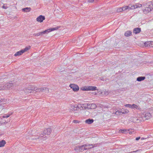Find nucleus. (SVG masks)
<instances>
[{
  "label": "nucleus",
  "mask_w": 153,
  "mask_h": 153,
  "mask_svg": "<svg viewBox=\"0 0 153 153\" xmlns=\"http://www.w3.org/2000/svg\"><path fill=\"white\" fill-rule=\"evenodd\" d=\"M30 49V46H29L28 47H26L25 48H24V49H22V51H23L24 53L27 51H28L29 49Z\"/></svg>",
  "instance_id": "nucleus-29"
},
{
  "label": "nucleus",
  "mask_w": 153,
  "mask_h": 153,
  "mask_svg": "<svg viewBox=\"0 0 153 153\" xmlns=\"http://www.w3.org/2000/svg\"><path fill=\"white\" fill-rule=\"evenodd\" d=\"M132 32L130 31H126L125 34V35L126 36H129L131 35Z\"/></svg>",
  "instance_id": "nucleus-16"
},
{
  "label": "nucleus",
  "mask_w": 153,
  "mask_h": 153,
  "mask_svg": "<svg viewBox=\"0 0 153 153\" xmlns=\"http://www.w3.org/2000/svg\"><path fill=\"white\" fill-rule=\"evenodd\" d=\"M121 114H122V111H116L115 113V114L117 115H119Z\"/></svg>",
  "instance_id": "nucleus-30"
},
{
  "label": "nucleus",
  "mask_w": 153,
  "mask_h": 153,
  "mask_svg": "<svg viewBox=\"0 0 153 153\" xmlns=\"http://www.w3.org/2000/svg\"><path fill=\"white\" fill-rule=\"evenodd\" d=\"M128 6H129L130 7L129 8H128L129 10L131 9H134L136 8L135 7V5H129Z\"/></svg>",
  "instance_id": "nucleus-21"
},
{
  "label": "nucleus",
  "mask_w": 153,
  "mask_h": 153,
  "mask_svg": "<svg viewBox=\"0 0 153 153\" xmlns=\"http://www.w3.org/2000/svg\"><path fill=\"white\" fill-rule=\"evenodd\" d=\"M122 114H124L126 113H127L129 112V111L127 109H125V110H122Z\"/></svg>",
  "instance_id": "nucleus-28"
},
{
  "label": "nucleus",
  "mask_w": 153,
  "mask_h": 153,
  "mask_svg": "<svg viewBox=\"0 0 153 153\" xmlns=\"http://www.w3.org/2000/svg\"><path fill=\"white\" fill-rule=\"evenodd\" d=\"M22 11L24 12H28L30 11L31 8L30 7H26L23 8L22 10Z\"/></svg>",
  "instance_id": "nucleus-15"
},
{
  "label": "nucleus",
  "mask_w": 153,
  "mask_h": 153,
  "mask_svg": "<svg viewBox=\"0 0 153 153\" xmlns=\"http://www.w3.org/2000/svg\"><path fill=\"white\" fill-rule=\"evenodd\" d=\"M10 116V114H4V115L3 116H2V117L3 118H7V117H9Z\"/></svg>",
  "instance_id": "nucleus-37"
},
{
  "label": "nucleus",
  "mask_w": 153,
  "mask_h": 153,
  "mask_svg": "<svg viewBox=\"0 0 153 153\" xmlns=\"http://www.w3.org/2000/svg\"><path fill=\"white\" fill-rule=\"evenodd\" d=\"M44 91V88H38V90L36 91V92H42Z\"/></svg>",
  "instance_id": "nucleus-23"
},
{
  "label": "nucleus",
  "mask_w": 153,
  "mask_h": 153,
  "mask_svg": "<svg viewBox=\"0 0 153 153\" xmlns=\"http://www.w3.org/2000/svg\"><path fill=\"white\" fill-rule=\"evenodd\" d=\"M140 137H138L136 138L135 139V140H138L140 139Z\"/></svg>",
  "instance_id": "nucleus-46"
},
{
  "label": "nucleus",
  "mask_w": 153,
  "mask_h": 153,
  "mask_svg": "<svg viewBox=\"0 0 153 153\" xmlns=\"http://www.w3.org/2000/svg\"><path fill=\"white\" fill-rule=\"evenodd\" d=\"M90 108L91 109H94L97 107L96 105L94 103L92 104L91 105H90Z\"/></svg>",
  "instance_id": "nucleus-22"
},
{
  "label": "nucleus",
  "mask_w": 153,
  "mask_h": 153,
  "mask_svg": "<svg viewBox=\"0 0 153 153\" xmlns=\"http://www.w3.org/2000/svg\"><path fill=\"white\" fill-rule=\"evenodd\" d=\"M152 6H151L150 5H149V7H146L145 10L144 11V13L146 14L149 12L151 11L152 9Z\"/></svg>",
  "instance_id": "nucleus-8"
},
{
  "label": "nucleus",
  "mask_w": 153,
  "mask_h": 153,
  "mask_svg": "<svg viewBox=\"0 0 153 153\" xmlns=\"http://www.w3.org/2000/svg\"><path fill=\"white\" fill-rule=\"evenodd\" d=\"M145 78V76L138 77L137 78V80L139 82L141 81L144 80Z\"/></svg>",
  "instance_id": "nucleus-13"
},
{
  "label": "nucleus",
  "mask_w": 153,
  "mask_h": 153,
  "mask_svg": "<svg viewBox=\"0 0 153 153\" xmlns=\"http://www.w3.org/2000/svg\"><path fill=\"white\" fill-rule=\"evenodd\" d=\"M57 28H58L57 27L51 28L48 29L47 30H45L43 31L40 32L39 33V36H42L43 34H45L46 33H48L49 32L51 31H53L55 30H56L57 29Z\"/></svg>",
  "instance_id": "nucleus-1"
},
{
  "label": "nucleus",
  "mask_w": 153,
  "mask_h": 153,
  "mask_svg": "<svg viewBox=\"0 0 153 153\" xmlns=\"http://www.w3.org/2000/svg\"><path fill=\"white\" fill-rule=\"evenodd\" d=\"M94 0H91V1H90V2H93L94 1Z\"/></svg>",
  "instance_id": "nucleus-48"
},
{
  "label": "nucleus",
  "mask_w": 153,
  "mask_h": 153,
  "mask_svg": "<svg viewBox=\"0 0 153 153\" xmlns=\"http://www.w3.org/2000/svg\"><path fill=\"white\" fill-rule=\"evenodd\" d=\"M80 147H81L80 148V152H82L83 151L84 149H83V146L82 145L81 146H80Z\"/></svg>",
  "instance_id": "nucleus-39"
},
{
  "label": "nucleus",
  "mask_w": 153,
  "mask_h": 153,
  "mask_svg": "<svg viewBox=\"0 0 153 153\" xmlns=\"http://www.w3.org/2000/svg\"><path fill=\"white\" fill-rule=\"evenodd\" d=\"M132 108H135L137 109H140V108L139 106L134 104L132 105Z\"/></svg>",
  "instance_id": "nucleus-26"
},
{
  "label": "nucleus",
  "mask_w": 153,
  "mask_h": 153,
  "mask_svg": "<svg viewBox=\"0 0 153 153\" xmlns=\"http://www.w3.org/2000/svg\"><path fill=\"white\" fill-rule=\"evenodd\" d=\"M96 88L97 87L95 86H89L84 88L83 90L85 91H94L96 89Z\"/></svg>",
  "instance_id": "nucleus-4"
},
{
  "label": "nucleus",
  "mask_w": 153,
  "mask_h": 153,
  "mask_svg": "<svg viewBox=\"0 0 153 153\" xmlns=\"http://www.w3.org/2000/svg\"><path fill=\"white\" fill-rule=\"evenodd\" d=\"M7 7L6 6H4V5H3V6H2V8H4V9H7Z\"/></svg>",
  "instance_id": "nucleus-47"
},
{
  "label": "nucleus",
  "mask_w": 153,
  "mask_h": 153,
  "mask_svg": "<svg viewBox=\"0 0 153 153\" xmlns=\"http://www.w3.org/2000/svg\"><path fill=\"white\" fill-rule=\"evenodd\" d=\"M6 143L5 140H2L0 141V147H3L4 146L5 144Z\"/></svg>",
  "instance_id": "nucleus-14"
},
{
  "label": "nucleus",
  "mask_w": 153,
  "mask_h": 153,
  "mask_svg": "<svg viewBox=\"0 0 153 153\" xmlns=\"http://www.w3.org/2000/svg\"><path fill=\"white\" fill-rule=\"evenodd\" d=\"M70 87L72 89L73 91H77L79 89V88L78 86L74 84H70Z\"/></svg>",
  "instance_id": "nucleus-2"
},
{
  "label": "nucleus",
  "mask_w": 153,
  "mask_h": 153,
  "mask_svg": "<svg viewBox=\"0 0 153 153\" xmlns=\"http://www.w3.org/2000/svg\"><path fill=\"white\" fill-rule=\"evenodd\" d=\"M129 6H126L124 7H123L122 8V11H129L128 8H129Z\"/></svg>",
  "instance_id": "nucleus-17"
},
{
  "label": "nucleus",
  "mask_w": 153,
  "mask_h": 153,
  "mask_svg": "<svg viewBox=\"0 0 153 153\" xmlns=\"http://www.w3.org/2000/svg\"><path fill=\"white\" fill-rule=\"evenodd\" d=\"M151 116V115L149 113H147L145 114V117L146 119H148V117H150Z\"/></svg>",
  "instance_id": "nucleus-31"
},
{
  "label": "nucleus",
  "mask_w": 153,
  "mask_h": 153,
  "mask_svg": "<svg viewBox=\"0 0 153 153\" xmlns=\"http://www.w3.org/2000/svg\"><path fill=\"white\" fill-rule=\"evenodd\" d=\"M81 148L80 146H77L74 147V150L77 152H79L80 151V148Z\"/></svg>",
  "instance_id": "nucleus-19"
},
{
  "label": "nucleus",
  "mask_w": 153,
  "mask_h": 153,
  "mask_svg": "<svg viewBox=\"0 0 153 153\" xmlns=\"http://www.w3.org/2000/svg\"><path fill=\"white\" fill-rule=\"evenodd\" d=\"M75 106L78 107V108H80L81 109V108L82 109H83L82 105L81 104H79L78 105H75Z\"/></svg>",
  "instance_id": "nucleus-27"
},
{
  "label": "nucleus",
  "mask_w": 153,
  "mask_h": 153,
  "mask_svg": "<svg viewBox=\"0 0 153 153\" xmlns=\"http://www.w3.org/2000/svg\"><path fill=\"white\" fill-rule=\"evenodd\" d=\"M151 42H146L145 43V45L146 46L148 47L150 46L151 47H152V45H151Z\"/></svg>",
  "instance_id": "nucleus-20"
},
{
  "label": "nucleus",
  "mask_w": 153,
  "mask_h": 153,
  "mask_svg": "<svg viewBox=\"0 0 153 153\" xmlns=\"http://www.w3.org/2000/svg\"><path fill=\"white\" fill-rule=\"evenodd\" d=\"M24 53L23 51L22 50L17 52L16 53L14 54V56H20L22 55Z\"/></svg>",
  "instance_id": "nucleus-12"
},
{
  "label": "nucleus",
  "mask_w": 153,
  "mask_h": 153,
  "mask_svg": "<svg viewBox=\"0 0 153 153\" xmlns=\"http://www.w3.org/2000/svg\"><path fill=\"white\" fill-rule=\"evenodd\" d=\"M3 103V100L2 99H1L0 100V105L1 104Z\"/></svg>",
  "instance_id": "nucleus-45"
},
{
  "label": "nucleus",
  "mask_w": 153,
  "mask_h": 153,
  "mask_svg": "<svg viewBox=\"0 0 153 153\" xmlns=\"http://www.w3.org/2000/svg\"><path fill=\"white\" fill-rule=\"evenodd\" d=\"M46 93L49 92V89L47 88H44V91Z\"/></svg>",
  "instance_id": "nucleus-34"
},
{
  "label": "nucleus",
  "mask_w": 153,
  "mask_h": 153,
  "mask_svg": "<svg viewBox=\"0 0 153 153\" xmlns=\"http://www.w3.org/2000/svg\"><path fill=\"white\" fill-rule=\"evenodd\" d=\"M95 144H88L89 149H91L94 147L96 146Z\"/></svg>",
  "instance_id": "nucleus-24"
},
{
  "label": "nucleus",
  "mask_w": 153,
  "mask_h": 153,
  "mask_svg": "<svg viewBox=\"0 0 153 153\" xmlns=\"http://www.w3.org/2000/svg\"><path fill=\"white\" fill-rule=\"evenodd\" d=\"M82 146L84 147V150H86L87 149H89L88 145L84 144L83 145H82Z\"/></svg>",
  "instance_id": "nucleus-25"
},
{
  "label": "nucleus",
  "mask_w": 153,
  "mask_h": 153,
  "mask_svg": "<svg viewBox=\"0 0 153 153\" xmlns=\"http://www.w3.org/2000/svg\"><path fill=\"white\" fill-rule=\"evenodd\" d=\"M137 122H138V120H139L138 119H137Z\"/></svg>",
  "instance_id": "nucleus-49"
},
{
  "label": "nucleus",
  "mask_w": 153,
  "mask_h": 153,
  "mask_svg": "<svg viewBox=\"0 0 153 153\" xmlns=\"http://www.w3.org/2000/svg\"><path fill=\"white\" fill-rule=\"evenodd\" d=\"M122 11V9L121 7L117 9V12L118 13L121 12Z\"/></svg>",
  "instance_id": "nucleus-40"
},
{
  "label": "nucleus",
  "mask_w": 153,
  "mask_h": 153,
  "mask_svg": "<svg viewBox=\"0 0 153 153\" xmlns=\"http://www.w3.org/2000/svg\"><path fill=\"white\" fill-rule=\"evenodd\" d=\"M125 106L126 107L132 108V105H131V104H127L125 105Z\"/></svg>",
  "instance_id": "nucleus-36"
},
{
  "label": "nucleus",
  "mask_w": 153,
  "mask_h": 153,
  "mask_svg": "<svg viewBox=\"0 0 153 153\" xmlns=\"http://www.w3.org/2000/svg\"><path fill=\"white\" fill-rule=\"evenodd\" d=\"M51 132V129L50 128H47L44 130L43 131V133L45 135H49Z\"/></svg>",
  "instance_id": "nucleus-6"
},
{
  "label": "nucleus",
  "mask_w": 153,
  "mask_h": 153,
  "mask_svg": "<svg viewBox=\"0 0 153 153\" xmlns=\"http://www.w3.org/2000/svg\"><path fill=\"white\" fill-rule=\"evenodd\" d=\"M83 108L84 107L85 108H86L88 107V106H89L90 105V104L88 105L87 104H85L82 105Z\"/></svg>",
  "instance_id": "nucleus-32"
},
{
  "label": "nucleus",
  "mask_w": 153,
  "mask_h": 153,
  "mask_svg": "<svg viewBox=\"0 0 153 153\" xmlns=\"http://www.w3.org/2000/svg\"><path fill=\"white\" fill-rule=\"evenodd\" d=\"M38 89V88L36 87H34L33 91H36Z\"/></svg>",
  "instance_id": "nucleus-44"
},
{
  "label": "nucleus",
  "mask_w": 153,
  "mask_h": 153,
  "mask_svg": "<svg viewBox=\"0 0 153 153\" xmlns=\"http://www.w3.org/2000/svg\"><path fill=\"white\" fill-rule=\"evenodd\" d=\"M142 6V5L141 4H140L139 3H137L136 4H135V7L136 8H137V7H141Z\"/></svg>",
  "instance_id": "nucleus-33"
},
{
  "label": "nucleus",
  "mask_w": 153,
  "mask_h": 153,
  "mask_svg": "<svg viewBox=\"0 0 153 153\" xmlns=\"http://www.w3.org/2000/svg\"><path fill=\"white\" fill-rule=\"evenodd\" d=\"M38 136L37 139H43V138H45L46 137L45 135L41 133L39 134Z\"/></svg>",
  "instance_id": "nucleus-10"
},
{
  "label": "nucleus",
  "mask_w": 153,
  "mask_h": 153,
  "mask_svg": "<svg viewBox=\"0 0 153 153\" xmlns=\"http://www.w3.org/2000/svg\"><path fill=\"white\" fill-rule=\"evenodd\" d=\"M80 122V121L77 120H74L73 121V123H79Z\"/></svg>",
  "instance_id": "nucleus-38"
},
{
  "label": "nucleus",
  "mask_w": 153,
  "mask_h": 153,
  "mask_svg": "<svg viewBox=\"0 0 153 153\" xmlns=\"http://www.w3.org/2000/svg\"><path fill=\"white\" fill-rule=\"evenodd\" d=\"M131 130V129H124L123 130L120 129L119 131V132L120 133H124L125 134H127L129 133L130 134H132V132H131L130 130Z\"/></svg>",
  "instance_id": "nucleus-5"
},
{
  "label": "nucleus",
  "mask_w": 153,
  "mask_h": 153,
  "mask_svg": "<svg viewBox=\"0 0 153 153\" xmlns=\"http://www.w3.org/2000/svg\"><path fill=\"white\" fill-rule=\"evenodd\" d=\"M39 33H34L33 34V36H39Z\"/></svg>",
  "instance_id": "nucleus-41"
},
{
  "label": "nucleus",
  "mask_w": 153,
  "mask_h": 153,
  "mask_svg": "<svg viewBox=\"0 0 153 153\" xmlns=\"http://www.w3.org/2000/svg\"><path fill=\"white\" fill-rule=\"evenodd\" d=\"M72 109H73L74 111H76L77 110V108H78V107H75V105H73L72 107Z\"/></svg>",
  "instance_id": "nucleus-35"
},
{
  "label": "nucleus",
  "mask_w": 153,
  "mask_h": 153,
  "mask_svg": "<svg viewBox=\"0 0 153 153\" xmlns=\"http://www.w3.org/2000/svg\"><path fill=\"white\" fill-rule=\"evenodd\" d=\"M94 120L93 119H88L85 120V122L88 124H90L94 122Z\"/></svg>",
  "instance_id": "nucleus-11"
},
{
  "label": "nucleus",
  "mask_w": 153,
  "mask_h": 153,
  "mask_svg": "<svg viewBox=\"0 0 153 153\" xmlns=\"http://www.w3.org/2000/svg\"><path fill=\"white\" fill-rule=\"evenodd\" d=\"M15 85L12 83H7L3 86L4 89H9L14 86Z\"/></svg>",
  "instance_id": "nucleus-3"
},
{
  "label": "nucleus",
  "mask_w": 153,
  "mask_h": 153,
  "mask_svg": "<svg viewBox=\"0 0 153 153\" xmlns=\"http://www.w3.org/2000/svg\"><path fill=\"white\" fill-rule=\"evenodd\" d=\"M29 87H30V88H31V91H33L34 87L32 86H30Z\"/></svg>",
  "instance_id": "nucleus-43"
},
{
  "label": "nucleus",
  "mask_w": 153,
  "mask_h": 153,
  "mask_svg": "<svg viewBox=\"0 0 153 153\" xmlns=\"http://www.w3.org/2000/svg\"><path fill=\"white\" fill-rule=\"evenodd\" d=\"M140 150V149L137 150L135 151H134L131 152H129L128 153H135L136 152H138Z\"/></svg>",
  "instance_id": "nucleus-42"
},
{
  "label": "nucleus",
  "mask_w": 153,
  "mask_h": 153,
  "mask_svg": "<svg viewBox=\"0 0 153 153\" xmlns=\"http://www.w3.org/2000/svg\"><path fill=\"white\" fill-rule=\"evenodd\" d=\"M141 31V28H135L133 30V32L135 34H138Z\"/></svg>",
  "instance_id": "nucleus-9"
},
{
  "label": "nucleus",
  "mask_w": 153,
  "mask_h": 153,
  "mask_svg": "<svg viewBox=\"0 0 153 153\" xmlns=\"http://www.w3.org/2000/svg\"><path fill=\"white\" fill-rule=\"evenodd\" d=\"M25 91L26 93H30L31 92V88L29 87H28L27 89H25Z\"/></svg>",
  "instance_id": "nucleus-18"
},
{
  "label": "nucleus",
  "mask_w": 153,
  "mask_h": 153,
  "mask_svg": "<svg viewBox=\"0 0 153 153\" xmlns=\"http://www.w3.org/2000/svg\"><path fill=\"white\" fill-rule=\"evenodd\" d=\"M45 19V16L42 15H40L36 18V20L38 22H41Z\"/></svg>",
  "instance_id": "nucleus-7"
}]
</instances>
